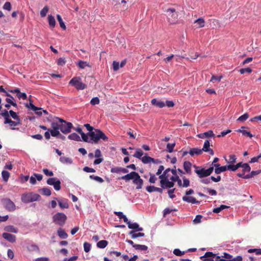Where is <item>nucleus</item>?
Instances as JSON below:
<instances>
[{
	"label": "nucleus",
	"mask_w": 261,
	"mask_h": 261,
	"mask_svg": "<svg viewBox=\"0 0 261 261\" xmlns=\"http://www.w3.org/2000/svg\"><path fill=\"white\" fill-rule=\"evenodd\" d=\"M91 245L88 242L84 243V250L85 252H89L91 250Z\"/></svg>",
	"instance_id": "864d4df0"
},
{
	"label": "nucleus",
	"mask_w": 261,
	"mask_h": 261,
	"mask_svg": "<svg viewBox=\"0 0 261 261\" xmlns=\"http://www.w3.org/2000/svg\"><path fill=\"white\" fill-rule=\"evenodd\" d=\"M3 237L11 243H14L16 241V236L9 233L4 232L2 234Z\"/></svg>",
	"instance_id": "ddd939ff"
},
{
	"label": "nucleus",
	"mask_w": 261,
	"mask_h": 261,
	"mask_svg": "<svg viewBox=\"0 0 261 261\" xmlns=\"http://www.w3.org/2000/svg\"><path fill=\"white\" fill-rule=\"evenodd\" d=\"M25 106L27 108H28L29 109H31L34 111L41 110V108H39L35 106L31 102H30V103H25Z\"/></svg>",
	"instance_id": "c9c22d12"
},
{
	"label": "nucleus",
	"mask_w": 261,
	"mask_h": 261,
	"mask_svg": "<svg viewBox=\"0 0 261 261\" xmlns=\"http://www.w3.org/2000/svg\"><path fill=\"white\" fill-rule=\"evenodd\" d=\"M184 168L186 171V172L189 175H191L192 173L191 171V166L192 164L191 162L189 161H185L184 163Z\"/></svg>",
	"instance_id": "aec40b11"
},
{
	"label": "nucleus",
	"mask_w": 261,
	"mask_h": 261,
	"mask_svg": "<svg viewBox=\"0 0 261 261\" xmlns=\"http://www.w3.org/2000/svg\"><path fill=\"white\" fill-rule=\"evenodd\" d=\"M148 192L151 193L152 192H158L162 194L163 193V189L154 187V186H148L146 188Z\"/></svg>",
	"instance_id": "f3484780"
},
{
	"label": "nucleus",
	"mask_w": 261,
	"mask_h": 261,
	"mask_svg": "<svg viewBox=\"0 0 261 261\" xmlns=\"http://www.w3.org/2000/svg\"><path fill=\"white\" fill-rule=\"evenodd\" d=\"M57 233L58 236L62 239H65L68 237V234L61 228H59L58 229Z\"/></svg>",
	"instance_id": "4be33fe9"
},
{
	"label": "nucleus",
	"mask_w": 261,
	"mask_h": 261,
	"mask_svg": "<svg viewBox=\"0 0 261 261\" xmlns=\"http://www.w3.org/2000/svg\"><path fill=\"white\" fill-rule=\"evenodd\" d=\"M261 173V170L252 171L249 174L246 175V178H251Z\"/></svg>",
	"instance_id": "a19ab883"
},
{
	"label": "nucleus",
	"mask_w": 261,
	"mask_h": 261,
	"mask_svg": "<svg viewBox=\"0 0 261 261\" xmlns=\"http://www.w3.org/2000/svg\"><path fill=\"white\" fill-rule=\"evenodd\" d=\"M39 191L41 192V194L43 195L47 196H50L51 194V190H50V189L46 187L39 189Z\"/></svg>",
	"instance_id": "cd10ccee"
},
{
	"label": "nucleus",
	"mask_w": 261,
	"mask_h": 261,
	"mask_svg": "<svg viewBox=\"0 0 261 261\" xmlns=\"http://www.w3.org/2000/svg\"><path fill=\"white\" fill-rule=\"evenodd\" d=\"M2 176L3 180L5 182H7L10 177V173L6 170H3L2 172Z\"/></svg>",
	"instance_id": "f704fd0d"
},
{
	"label": "nucleus",
	"mask_w": 261,
	"mask_h": 261,
	"mask_svg": "<svg viewBox=\"0 0 261 261\" xmlns=\"http://www.w3.org/2000/svg\"><path fill=\"white\" fill-rule=\"evenodd\" d=\"M182 199L184 201L188 203H191L192 204H199L200 201H197L194 197L192 196H184L182 197Z\"/></svg>",
	"instance_id": "4468645a"
},
{
	"label": "nucleus",
	"mask_w": 261,
	"mask_h": 261,
	"mask_svg": "<svg viewBox=\"0 0 261 261\" xmlns=\"http://www.w3.org/2000/svg\"><path fill=\"white\" fill-rule=\"evenodd\" d=\"M222 76H215V75H212L210 81L212 82L213 83L214 82V81H217L218 82H220V81L222 79Z\"/></svg>",
	"instance_id": "e2e57ef3"
},
{
	"label": "nucleus",
	"mask_w": 261,
	"mask_h": 261,
	"mask_svg": "<svg viewBox=\"0 0 261 261\" xmlns=\"http://www.w3.org/2000/svg\"><path fill=\"white\" fill-rule=\"evenodd\" d=\"M176 145L175 142L173 143H168L167 144V151L171 153L173 151L174 148Z\"/></svg>",
	"instance_id": "c03bdc74"
},
{
	"label": "nucleus",
	"mask_w": 261,
	"mask_h": 261,
	"mask_svg": "<svg viewBox=\"0 0 261 261\" xmlns=\"http://www.w3.org/2000/svg\"><path fill=\"white\" fill-rule=\"evenodd\" d=\"M166 12L168 14V16L169 17V19H173V20H171L170 21V23H174V21L176 20L178 16L177 14L175 12V9L174 8H169L167 10Z\"/></svg>",
	"instance_id": "f8f14e48"
},
{
	"label": "nucleus",
	"mask_w": 261,
	"mask_h": 261,
	"mask_svg": "<svg viewBox=\"0 0 261 261\" xmlns=\"http://www.w3.org/2000/svg\"><path fill=\"white\" fill-rule=\"evenodd\" d=\"M99 99L98 97H97L92 98L90 101V103L92 105H98V104H99Z\"/></svg>",
	"instance_id": "0e129e2a"
},
{
	"label": "nucleus",
	"mask_w": 261,
	"mask_h": 261,
	"mask_svg": "<svg viewBox=\"0 0 261 261\" xmlns=\"http://www.w3.org/2000/svg\"><path fill=\"white\" fill-rule=\"evenodd\" d=\"M68 138L71 140H74L76 141H81L82 139L81 140L80 137L76 133H73L71 134L68 136Z\"/></svg>",
	"instance_id": "a878e982"
},
{
	"label": "nucleus",
	"mask_w": 261,
	"mask_h": 261,
	"mask_svg": "<svg viewBox=\"0 0 261 261\" xmlns=\"http://www.w3.org/2000/svg\"><path fill=\"white\" fill-rule=\"evenodd\" d=\"M48 7L47 6H45L41 11H40V16L41 17H44L46 16L47 13L48 11Z\"/></svg>",
	"instance_id": "603ef678"
},
{
	"label": "nucleus",
	"mask_w": 261,
	"mask_h": 261,
	"mask_svg": "<svg viewBox=\"0 0 261 261\" xmlns=\"http://www.w3.org/2000/svg\"><path fill=\"white\" fill-rule=\"evenodd\" d=\"M227 170L226 166H221L219 164H218L215 167V173L216 174H219L222 172H225Z\"/></svg>",
	"instance_id": "6ab92c4d"
},
{
	"label": "nucleus",
	"mask_w": 261,
	"mask_h": 261,
	"mask_svg": "<svg viewBox=\"0 0 261 261\" xmlns=\"http://www.w3.org/2000/svg\"><path fill=\"white\" fill-rule=\"evenodd\" d=\"M210 141L208 140H206L204 143L203 148L201 149L202 150V151H204V152L208 151V150H209L208 149H210Z\"/></svg>",
	"instance_id": "37998d69"
},
{
	"label": "nucleus",
	"mask_w": 261,
	"mask_h": 261,
	"mask_svg": "<svg viewBox=\"0 0 261 261\" xmlns=\"http://www.w3.org/2000/svg\"><path fill=\"white\" fill-rule=\"evenodd\" d=\"M170 171V168L166 169L163 172V173L159 176V178L161 179H165L169 178V172Z\"/></svg>",
	"instance_id": "58836bf2"
},
{
	"label": "nucleus",
	"mask_w": 261,
	"mask_h": 261,
	"mask_svg": "<svg viewBox=\"0 0 261 261\" xmlns=\"http://www.w3.org/2000/svg\"><path fill=\"white\" fill-rule=\"evenodd\" d=\"M51 136L52 137H57L62 140H64L66 139V137L64 135H62L60 133V131L58 130L57 127H56L55 130L53 129L51 131Z\"/></svg>",
	"instance_id": "2eb2a0df"
},
{
	"label": "nucleus",
	"mask_w": 261,
	"mask_h": 261,
	"mask_svg": "<svg viewBox=\"0 0 261 261\" xmlns=\"http://www.w3.org/2000/svg\"><path fill=\"white\" fill-rule=\"evenodd\" d=\"M134 248L137 250L141 251H146L148 249V247L144 245L136 244L134 246Z\"/></svg>",
	"instance_id": "4c0bfd02"
},
{
	"label": "nucleus",
	"mask_w": 261,
	"mask_h": 261,
	"mask_svg": "<svg viewBox=\"0 0 261 261\" xmlns=\"http://www.w3.org/2000/svg\"><path fill=\"white\" fill-rule=\"evenodd\" d=\"M189 153L191 156H194V155H200L202 154V150L201 149H199L198 148H193L190 149L189 151Z\"/></svg>",
	"instance_id": "5701e85b"
},
{
	"label": "nucleus",
	"mask_w": 261,
	"mask_h": 261,
	"mask_svg": "<svg viewBox=\"0 0 261 261\" xmlns=\"http://www.w3.org/2000/svg\"><path fill=\"white\" fill-rule=\"evenodd\" d=\"M251 168L248 163H244V166L243 167L242 172L245 173L246 172H250Z\"/></svg>",
	"instance_id": "4d7b16f0"
},
{
	"label": "nucleus",
	"mask_w": 261,
	"mask_h": 261,
	"mask_svg": "<svg viewBox=\"0 0 261 261\" xmlns=\"http://www.w3.org/2000/svg\"><path fill=\"white\" fill-rule=\"evenodd\" d=\"M216 256V254L213 253L212 252H206L204 255L201 256L200 258L202 259L203 258H213L214 257Z\"/></svg>",
	"instance_id": "49530a36"
},
{
	"label": "nucleus",
	"mask_w": 261,
	"mask_h": 261,
	"mask_svg": "<svg viewBox=\"0 0 261 261\" xmlns=\"http://www.w3.org/2000/svg\"><path fill=\"white\" fill-rule=\"evenodd\" d=\"M87 140L84 142L89 143L97 144L100 140L102 139L104 141L108 140V138L99 129H95L92 132H88L86 134Z\"/></svg>",
	"instance_id": "f03ea898"
},
{
	"label": "nucleus",
	"mask_w": 261,
	"mask_h": 261,
	"mask_svg": "<svg viewBox=\"0 0 261 261\" xmlns=\"http://www.w3.org/2000/svg\"><path fill=\"white\" fill-rule=\"evenodd\" d=\"M252 70L249 68H241L239 70V72L241 74H244L245 73H250L252 72Z\"/></svg>",
	"instance_id": "5fc2aeb1"
},
{
	"label": "nucleus",
	"mask_w": 261,
	"mask_h": 261,
	"mask_svg": "<svg viewBox=\"0 0 261 261\" xmlns=\"http://www.w3.org/2000/svg\"><path fill=\"white\" fill-rule=\"evenodd\" d=\"M138 224L136 222L132 223L130 221L127 223V226L128 228L133 229L132 230L136 231L137 228H138Z\"/></svg>",
	"instance_id": "a18cd8bd"
},
{
	"label": "nucleus",
	"mask_w": 261,
	"mask_h": 261,
	"mask_svg": "<svg viewBox=\"0 0 261 261\" xmlns=\"http://www.w3.org/2000/svg\"><path fill=\"white\" fill-rule=\"evenodd\" d=\"M119 179L124 180L126 182H128L130 180H133V183L136 185V189L140 190L142 188L143 180L140 177L138 173L135 171H132L128 174L119 178Z\"/></svg>",
	"instance_id": "7ed1b4c3"
},
{
	"label": "nucleus",
	"mask_w": 261,
	"mask_h": 261,
	"mask_svg": "<svg viewBox=\"0 0 261 261\" xmlns=\"http://www.w3.org/2000/svg\"><path fill=\"white\" fill-rule=\"evenodd\" d=\"M194 23H197L199 25V28H203L204 26L205 21L203 18H199L196 19Z\"/></svg>",
	"instance_id": "8fccbe9b"
},
{
	"label": "nucleus",
	"mask_w": 261,
	"mask_h": 261,
	"mask_svg": "<svg viewBox=\"0 0 261 261\" xmlns=\"http://www.w3.org/2000/svg\"><path fill=\"white\" fill-rule=\"evenodd\" d=\"M230 206H227L225 205H221L219 207L214 208L213 210V212L217 214L220 213L221 211L226 208H228Z\"/></svg>",
	"instance_id": "473e14b6"
},
{
	"label": "nucleus",
	"mask_w": 261,
	"mask_h": 261,
	"mask_svg": "<svg viewBox=\"0 0 261 261\" xmlns=\"http://www.w3.org/2000/svg\"><path fill=\"white\" fill-rule=\"evenodd\" d=\"M183 179V184H182V186L184 187H188L190 186V180L186 178L185 177H184L182 178Z\"/></svg>",
	"instance_id": "680f3d73"
},
{
	"label": "nucleus",
	"mask_w": 261,
	"mask_h": 261,
	"mask_svg": "<svg viewBox=\"0 0 261 261\" xmlns=\"http://www.w3.org/2000/svg\"><path fill=\"white\" fill-rule=\"evenodd\" d=\"M67 220L66 216L63 213H57L53 217V221L56 224L63 226Z\"/></svg>",
	"instance_id": "0eeeda50"
},
{
	"label": "nucleus",
	"mask_w": 261,
	"mask_h": 261,
	"mask_svg": "<svg viewBox=\"0 0 261 261\" xmlns=\"http://www.w3.org/2000/svg\"><path fill=\"white\" fill-rule=\"evenodd\" d=\"M136 231L131 230L129 231V234L131 235V238L133 239H136L138 237H142L145 236V234L143 232H138L137 233H135V232Z\"/></svg>",
	"instance_id": "c756f323"
},
{
	"label": "nucleus",
	"mask_w": 261,
	"mask_h": 261,
	"mask_svg": "<svg viewBox=\"0 0 261 261\" xmlns=\"http://www.w3.org/2000/svg\"><path fill=\"white\" fill-rule=\"evenodd\" d=\"M59 160L63 164H72L73 163V161L71 158L65 156L60 157Z\"/></svg>",
	"instance_id": "393cba45"
},
{
	"label": "nucleus",
	"mask_w": 261,
	"mask_h": 261,
	"mask_svg": "<svg viewBox=\"0 0 261 261\" xmlns=\"http://www.w3.org/2000/svg\"><path fill=\"white\" fill-rule=\"evenodd\" d=\"M1 201L4 207L8 211L12 212L15 210L14 203L9 198L2 199Z\"/></svg>",
	"instance_id": "1a4fd4ad"
},
{
	"label": "nucleus",
	"mask_w": 261,
	"mask_h": 261,
	"mask_svg": "<svg viewBox=\"0 0 261 261\" xmlns=\"http://www.w3.org/2000/svg\"><path fill=\"white\" fill-rule=\"evenodd\" d=\"M237 132L241 133L244 136H246L249 138H252L253 137V135L251 134L250 132L247 131L246 130L239 129L237 130Z\"/></svg>",
	"instance_id": "de8ad7c7"
},
{
	"label": "nucleus",
	"mask_w": 261,
	"mask_h": 261,
	"mask_svg": "<svg viewBox=\"0 0 261 261\" xmlns=\"http://www.w3.org/2000/svg\"><path fill=\"white\" fill-rule=\"evenodd\" d=\"M8 113L9 117L11 116L14 120L18 119V117H19L16 114V113L12 110H10L9 111H8Z\"/></svg>",
	"instance_id": "6e6d98bb"
},
{
	"label": "nucleus",
	"mask_w": 261,
	"mask_h": 261,
	"mask_svg": "<svg viewBox=\"0 0 261 261\" xmlns=\"http://www.w3.org/2000/svg\"><path fill=\"white\" fill-rule=\"evenodd\" d=\"M152 158H151L149 156L145 155L142 158L141 161L144 164H148V163L151 162Z\"/></svg>",
	"instance_id": "09e8293b"
},
{
	"label": "nucleus",
	"mask_w": 261,
	"mask_h": 261,
	"mask_svg": "<svg viewBox=\"0 0 261 261\" xmlns=\"http://www.w3.org/2000/svg\"><path fill=\"white\" fill-rule=\"evenodd\" d=\"M57 19L60 24V27L64 30H65L66 29V27L65 23L64 22L61 15H60L59 14H57Z\"/></svg>",
	"instance_id": "72a5a7b5"
},
{
	"label": "nucleus",
	"mask_w": 261,
	"mask_h": 261,
	"mask_svg": "<svg viewBox=\"0 0 261 261\" xmlns=\"http://www.w3.org/2000/svg\"><path fill=\"white\" fill-rule=\"evenodd\" d=\"M174 182L169 181V178L160 179V186L162 189L171 188L173 187Z\"/></svg>",
	"instance_id": "9b49d317"
},
{
	"label": "nucleus",
	"mask_w": 261,
	"mask_h": 261,
	"mask_svg": "<svg viewBox=\"0 0 261 261\" xmlns=\"http://www.w3.org/2000/svg\"><path fill=\"white\" fill-rule=\"evenodd\" d=\"M4 230L7 232L17 233L18 229L13 225H8L4 228Z\"/></svg>",
	"instance_id": "c85d7f7f"
},
{
	"label": "nucleus",
	"mask_w": 261,
	"mask_h": 261,
	"mask_svg": "<svg viewBox=\"0 0 261 261\" xmlns=\"http://www.w3.org/2000/svg\"><path fill=\"white\" fill-rule=\"evenodd\" d=\"M170 179L172 180L173 182L174 181L177 182V185L179 187L182 186L181 180L178 176H172L170 177Z\"/></svg>",
	"instance_id": "e433bc0d"
},
{
	"label": "nucleus",
	"mask_w": 261,
	"mask_h": 261,
	"mask_svg": "<svg viewBox=\"0 0 261 261\" xmlns=\"http://www.w3.org/2000/svg\"><path fill=\"white\" fill-rule=\"evenodd\" d=\"M74 129L81 135V138L83 141L87 140V135L82 131L81 128L79 127L76 128H74Z\"/></svg>",
	"instance_id": "bb28decb"
},
{
	"label": "nucleus",
	"mask_w": 261,
	"mask_h": 261,
	"mask_svg": "<svg viewBox=\"0 0 261 261\" xmlns=\"http://www.w3.org/2000/svg\"><path fill=\"white\" fill-rule=\"evenodd\" d=\"M108 244V242L106 240H101L97 243V247L99 248L103 249Z\"/></svg>",
	"instance_id": "2f4dec72"
},
{
	"label": "nucleus",
	"mask_w": 261,
	"mask_h": 261,
	"mask_svg": "<svg viewBox=\"0 0 261 261\" xmlns=\"http://www.w3.org/2000/svg\"><path fill=\"white\" fill-rule=\"evenodd\" d=\"M248 117H249L248 114L246 113L244 114H243V115L240 116L238 118L237 121H240V122H244L245 120H246L248 118Z\"/></svg>",
	"instance_id": "3c124183"
},
{
	"label": "nucleus",
	"mask_w": 261,
	"mask_h": 261,
	"mask_svg": "<svg viewBox=\"0 0 261 261\" xmlns=\"http://www.w3.org/2000/svg\"><path fill=\"white\" fill-rule=\"evenodd\" d=\"M197 136L199 138L203 139L204 138L214 137L215 136V134L212 130H210L204 133L199 134L197 135Z\"/></svg>",
	"instance_id": "dca6fc26"
},
{
	"label": "nucleus",
	"mask_w": 261,
	"mask_h": 261,
	"mask_svg": "<svg viewBox=\"0 0 261 261\" xmlns=\"http://www.w3.org/2000/svg\"><path fill=\"white\" fill-rule=\"evenodd\" d=\"M59 206L62 208H68L69 204L68 203V200L67 199L62 198L58 200Z\"/></svg>",
	"instance_id": "a211bd4d"
},
{
	"label": "nucleus",
	"mask_w": 261,
	"mask_h": 261,
	"mask_svg": "<svg viewBox=\"0 0 261 261\" xmlns=\"http://www.w3.org/2000/svg\"><path fill=\"white\" fill-rule=\"evenodd\" d=\"M194 167L195 168V172L200 178L210 176L214 171V167H210L207 169L196 165H194Z\"/></svg>",
	"instance_id": "20e7f679"
},
{
	"label": "nucleus",
	"mask_w": 261,
	"mask_h": 261,
	"mask_svg": "<svg viewBox=\"0 0 261 261\" xmlns=\"http://www.w3.org/2000/svg\"><path fill=\"white\" fill-rule=\"evenodd\" d=\"M12 6L10 2H6L4 6H3V9L8 11H10L11 10Z\"/></svg>",
	"instance_id": "bf43d9fd"
},
{
	"label": "nucleus",
	"mask_w": 261,
	"mask_h": 261,
	"mask_svg": "<svg viewBox=\"0 0 261 261\" xmlns=\"http://www.w3.org/2000/svg\"><path fill=\"white\" fill-rule=\"evenodd\" d=\"M143 152L141 149H137L136 152L133 155V156L136 158H138L139 159H142V156L143 155Z\"/></svg>",
	"instance_id": "ea45409f"
},
{
	"label": "nucleus",
	"mask_w": 261,
	"mask_h": 261,
	"mask_svg": "<svg viewBox=\"0 0 261 261\" xmlns=\"http://www.w3.org/2000/svg\"><path fill=\"white\" fill-rule=\"evenodd\" d=\"M0 115L4 118V124H9L10 126L11 127V129L12 130H18V128L14 127L15 126H17L15 121L12 120L9 116L8 111L6 110H4L2 112L0 113Z\"/></svg>",
	"instance_id": "423d86ee"
},
{
	"label": "nucleus",
	"mask_w": 261,
	"mask_h": 261,
	"mask_svg": "<svg viewBox=\"0 0 261 261\" xmlns=\"http://www.w3.org/2000/svg\"><path fill=\"white\" fill-rule=\"evenodd\" d=\"M119 63L116 61L113 62V69L114 71H117L120 68Z\"/></svg>",
	"instance_id": "774afa93"
},
{
	"label": "nucleus",
	"mask_w": 261,
	"mask_h": 261,
	"mask_svg": "<svg viewBox=\"0 0 261 261\" xmlns=\"http://www.w3.org/2000/svg\"><path fill=\"white\" fill-rule=\"evenodd\" d=\"M46 182L48 185L53 186L54 189L56 191H59L61 189V181L59 179L55 177L49 178Z\"/></svg>",
	"instance_id": "9d476101"
},
{
	"label": "nucleus",
	"mask_w": 261,
	"mask_h": 261,
	"mask_svg": "<svg viewBox=\"0 0 261 261\" xmlns=\"http://www.w3.org/2000/svg\"><path fill=\"white\" fill-rule=\"evenodd\" d=\"M211 177H210V178H201V179L200 180V182L202 183V184H206V185H208V184H210L211 182Z\"/></svg>",
	"instance_id": "052dcab7"
},
{
	"label": "nucleus",
	"mask_w": 261,
	"mask_h": 261,
	"mask_svg": "<svg viewBox=\"0 0 261 261\" xmlns=\"http://www.w3.org/2000/svg\"><path fill=\"white\" fill-rule=\"evenodd\" d=\"M152 105L155 106L156 107L162 108L165 107V103L164 101L161 100H158L155 98L152 99L151 101Z\"/></svg>",
	"instance_id": "412c9836"
},
{
	"label": "nucleus",
	"mask_w": 261,
	"mask_h": 261,
	"mask_svg": "<svg viewBox=\"0 0 261 261\" xmlns=\"http://www.w3.org/2000/svg\"><path fill=\"white\" fill-rule=\"evenodd\" d=\"M51 127L55 130L57 127L58 130H61L64 134L71 132L73 125L71 122H67L65 120L58 117H55L54 120L51 123Z\"/></svg>",
	"instance_id": "f257e3e1"
},
{
	"label": "nucleus",
	"mask_w": 261,
	"mask_h": 261,
	"mask_svg": "<svg viewBox=\"0 0 261 261\" xmlns=\"http://www.w3.org/2000/svg\"><path fill=\"white\" fill-rule=\"evenodd\" d=\"M66 63L65 58H60L57 60V64L59 66H63Z\"/></svg>",
	"instance_id": "338daca9"
},
{
	"label": "nucleus",
	"mask_w": 261,
	"mask_h": 261,
	"mask_svg": "<svg viewBox=\"0 0 261 261\" xmlns=\"http://www.w3.org/2000/svg\"><path fill=\"white\" fill-rule=\"evenodd\" d=\"M77 65L81 69H84L86 67H90L89 63L87 62L80 60L77 63Z\"/></svg>",
	"instance_id": "79ce46f5"
},
{
	"label": "nucleus",
	"mask_w": 261,
	"mask_h": 261,
	"mask_svg": "<svg viewBox=\"0 0 261 261\" xmlns=\"http://www.w3.org/2000/svg\"><path fill=\"white\" fill-rule=\"evenodd\" d=\"M173 253L176 256H181L184 254L185 252L181 251L179 249H175L173 251Z\"/></svg>",
	"instance_id": "69168bd1"
},
{
	"label": "nucleus",
	"mask_w": 261,
	"mask_h": 261,
	"mask_svg": "<svg viewBox=\"0 0 261 261\" xmlns=\"http://www.w3.org/2000/svg\"><path fill=\"white\" fill-rule=\"evenodd\" d=\"M30 252H39V248L36 244H31L27 247Z\"/></svg>",
	"instance_id": "7c9ffc66"
},
{
	"label": "nucleus",
	"mask_w": 261,
	"mask_h": 261,
	"mask_svg": "<svg viewBox=\"0 0 261 261\" xmlns=\"http://www.w3.org/2000/svg\"><path fill=\"white\" fill-rule=\"evenodd\" d=\"M248 253L255 252L256 255L261 254V249H249L248 250Z\"/></svg>",
	"instance_id": "13d9d810"
},
{
	"label": "nucleus",
	"mask_w": 261,
	"mask_h": 261,
	"mask_svg": "<svg viewBox=\"0 0 261 261\" xmlns=\"http://www.w3.org/2000/svg\"><path fill=\"white\" fill-rule=\"evenodd\" d=\"M69 84L74 86L77 90H84L86 88L87 86L81 81L80 77H74L69 82Z\"/></svg>",
	"instance_id": "6e6552de"
},
{
	"label": "nucleus",
	"mask_w": 261,
	"mask_h": 261,
	"mask_svg": "<svg viewBox=\"0 0 261 261\" xmlns=\"http://www.w3.org/2000/svg\"><path fill=\"white\" fill-rule=\"evenodd\" d=\"M40 196L33 192L25 193L21 195V200L24 203H28L34 201H39Z\"/></svg>",
	"instance_id": "39448f33"
},
{
	"label": "nucleus",
	"mask_w": 261,
	"mask_h": 261,
	"mask_svg": "<svg viewBox=\"0 0 261 261\" xmlns=\"http://www.w3.org/2000/svg\"><path fill=\"white\" fill-rule=\"evenodd\" d=\"M48 21L50 28H54L56 25V20L54 17L51 15H49L48 16Z\"/></svg>",
	"instance_id": "b1692460"
}]
</instances>
